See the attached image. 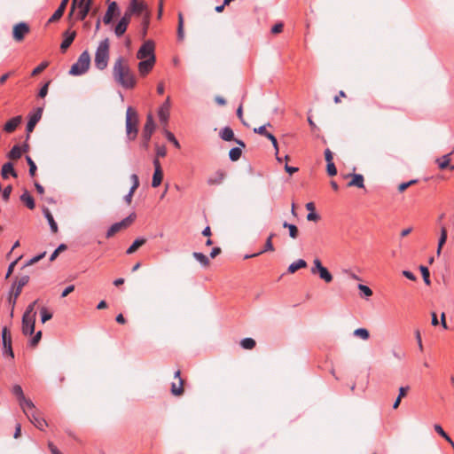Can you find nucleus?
Wrapping results in <instances>:
<instances>
[{
	"mask_svg": "<svg viewBox=\"0 0 454 454\" xmlns=\"http://www.w3.org/2000/svg\"><path fill=\"white\" fill-rule=\"evenodd\" d=\"M112 73L114 81L124 89H133L136 86V76L131 71L128 60L123 57L116 59Z\"/></svg>",
	"mask_w": 454,
	"mask_h": 454,
	"instance_id": "1",
	"label": "nucleus"
},
{
	"mask_svg": "<svg viewBox=\"0 0 454 454\" xmlns=\"http://www.w3.org/2000/svg\"><path fill=\"white\" fill-rule=\"evenodd\" d=\"M109 39L105 38L102 40L95 53L94 64L98 70H105L107 67L109 61Z\"/></svg>",
	"mask_w": 454,
	"mask_h": 454,
	"instance_id": "2",
	"label": "nucleus"
},
{
	"mask_svg": "<svg viewBox=\"0 0 454 454\" xmlns=\"http://www.w3.org/2000/svg\"><path fill=\"white\" fill-rule=\"evenodd\" d=\"M138 117L137 112L129 106L126 112V133L129 140H135L137 133Z\"/></svg>",
	"mask_w": 454,
	"mask_h": 454,
	"instance_id": "3",
	"label": "nucleus"
},
{
	"mask_svg": "<svg viewBox=\"0 0 454 454\" xmlns=\"http://www.w3.org/2000/svg\"><path fill=\"white\" fill-rule=\"evenodd\" d=\"M90 65V56L87 51H84L78 58L77 61L72 65L69 74L72 75H82L85 74Z\"/></svg>",
	"mask_w": 454,
	"mask_h": 454,
	"instance_id": "4",
	"label": "nucleus"
},
{
	"mask_svg": "<svg viewBox=\"0 0 454 454\" xmlns=\"http://www.w3.org/2000/svg\"><path fill=\"white\" fill-rule=\"evenodd\" d=\"M27 418L30 420V422L39 430H44V428L48 426L46 420L41 417L39 411L34 406L33 410L29 408H26V411H23Z\"/></svg>",
	"mask_w": 454,
	"mask_h": 454,
	"instance_id": "5",
	"label": "nucleus"
},
{
	"mask_svg": "<svg viewBox=\"0 0 454 454\" xmlns=\"http://www.w3.org/2000/svg\"><path fill=\"white\" fill-rule=\"evenodd\" d=\"M312 274H318L319 278L326 283L333 281V275L329 270L322 265L321 261L318 258L314 259L313 267L311 268Z\"/></svg>",
	"mask_w": 454,
	"mask_h": 454,
	"instance_id": "6",
	"label": "nucleus"
},
{
	"mask_svg": "<svg viewBox=\"0 0 454 454\" xmlns=\"http://www.w3.org/2000/svg\"><path fill=\"white\" fill-rule=\"evenodd\" d=\"M154 129H155V123H154L153 118L151 114H149L147 116L145 124L143 129V134H142V138H143L142 145L144 148L146 149L148 147L149 141L152 137V135H153Z\"/></svg>",
	"mask_w": 454,
	"mask_h": 454,
	"instance_id": "7",
	"label": "nucleus"
},
{
	"mask_svg": "<svg viewBox=\"0 0 454 454\" xmlns=\"http://www.w3.org/2000/svg\"><path fill=\"white\" fill-rule=\"evenodd\" d=\"M12 392L17 397L22 411H26V408H29L30 410L34 409L33 402L30 399H27L25 397L22 387L20 385H14L12 387Z\"/></svg>",
	"mask_w": 454,
	"mask_h": 454,
	"instance_id": "8",
	"label": "nucleus"
},
{
	"mask_svg": "<svg viewBox=\"0 0 454 454\" xmlns=\"http://www.w3.org/2000/svg\"><path fill=\"white\" fill-rule=\"evenodd\" d=\"M137 58L138 59H147L150 58H155L154 55V43L152 40L145 42L139 48Z\"/></svg>",
	"mask_w": 454,
	"mask_h": 454,
	"instance_id": "9",
	"label": "nucleus"
},
{
	"mask_svg": "<svg viewBox=\"0 0 454 454\" xmlns=\"http://www.w3.org/2000/svg\"><path fill=\"white\" fill-rule=\"evenodd\" d=\"M180 370L174 373V379L171 382L170 392L175 396H180L184 393V380L180 376Z\"/></svg>",
	"mask_w": 454,
	"mask_h": 454,
	"instance_id": "10",
	"label": "nucleus"
},
{
	"mask_svg": "<svg viewBox=\"0 0 454 454\" xmlns=\"http://www.w3.org/2000/svg\"><path fill=\"white\" fill-rule=\"evenodd\" d=\"M43 114L42 108H37L34 113L28 115V121L27 123L26 130L27 133V138L29 137V134L33 132L35 125L41 120Z\"/></svg>",
	"mask_w": 454,
	"mask_h": 454,
	"instance_id": "11",
	"label": "nucleus"
},
{
	"mask_svg": "<svg viewBox=\"0 0 454 454\" xmlns=\"http://www.w3.org/2000/svg\"><path fill=\"white\" fill-rule=\"evenodd\" d=\"M170 98L168 97L164 103L160 106L158 111L159 119L161 123L167 124L169 118L170 112Z\"/></svg>",
	"mask_w": 454,
	"mask_h": 454,
	"instance_id": "12",
	"label": "nucleus"
},
{
	"mask_svg": "<svg viewBox=\"0 0 454 454\" xmlns=\"http://www.w3.org/2000/svg\"><path fill=\"white\" fill-rule=\"evenodd\" d=\"M132 16L133 15H141L145 10L146 5L144 2L139 0H130V3L126 9Z\"/></svg>",
	"mask_w": 454,
	"mask_h": 454,
	"instance_id": "13",
	"label": "nucleus"
},
{
	"mask_svg": "<svg viewBox=\"0 0 454 454\" xmlns=\"http://www.w3.org/2000/svg\"><path fill=\"white\" fill-rule=\"evenodd\" d=\"M35 317L30 316L22 317V333L24 335H32L35 333Z\"/></svg>",
	"mask_w": 454,
	"mask_h": 454,
	"instance_id": "14",
	"label": "nucleus"
},
{
	"mask_svg": "<svg viewBox=\"0 0 454 454\" xmlns=\"http://www.w3.org/2000/svg\"><path fill=\"white\" fill-rule=\"evenodd\" d=\"M154 173L152 180V186L158 187L162 181L163 172L161 169L160 162L158 159H153Z\"/></svg>",
	"mask_w": 454,
	"mask_h": 454,
	"instance_id": "15",
	"label": "nucleus"
},
{
	"mask_svg": "<svg viewBox=\"0 0 454 454\" xmlns=\"http://www.w3.org/2000/svg\"><path fill=\"white\" fill-rule=\"evenodd\" d=\"M29 32V27L24 22L16 24L13 27V38L20 42L24 39L25 35Z\"/></svg>",
	"mask_w": 454,
	"mask_h": 454,
	"instance_id": "16",
	"label": "nucleus"
},
{
	"mask_svg": "<svg viewBox=\"0 0 454 454\" xmlns=\"http://www.w3.org/2000/svg\"><path fill=\"white\" fill-rule=\"evenodd\" d=\"M155 58H150L147 59H141L138 63V71L142 76H145L148 74L153 69L155 64Z\"/></svg>",
	"mask_w": 454,
	"mask_h": 454,
	"instance_id": "17",
	"label": "nucleus"
},
{
	"mask_svg": "<svg viewBox=\"0 0 454 454\" xmlns=\"http://www.w3.org/2000/svg\"><path fill=\"white\" fill-rule=\"evenodd\" d=\"M75 36H76L75 31L67 30L64 32V34H63L64 39L60 44V51L62 52H65L69 48V46L74 42Z\"/></svg>",
	"mask_w": 454,
	"mask_h": 454,
	"instance_id": "18",
	"label": "nucleus"
},
{
	"mask_svg": "<svg viewBox=\"0 0 454 454\" xmlns=\"http://www.w3.org/2000/svg\"><path fill=\"white\" fill-rule=\"evenodd\" d=\"M116 12H119V7L116 2H111L108 4L107 10L103 17V22L108 25L112 22L114 15Z\"/></svg>",
	"mask_w": 454,
	"mask_h": 454,
	"instance_id": "19",
	"label": "nucleus"
},
{
	"mask_svg": "<svg viewBox=\"0 0 454 454\" xmlns=\"http://www.w3.org/2000/svg\"><path fill=\"white\" fill-rule=\"evenodd\" d=\"M2 340L4 348H10V356L14 357V354L12 348V336L7 327H4L2 330Z\"/></svg>",
	"mask_w": 454,
	"mask_h": 454,
	"instance_id": "20",
	"label": "nucleus"
},
{
	"mask_svg": "<svg viewBox=\"0 0 454 454\" xmlns=\"http://www.w3.org/2000/svg\"><path fill=\"white\" fill-rule=\"evenodd\" d=\"M22 117L20 115L15 116L10 119L4 125V130L6 133H12L18 128V126L21 123Z\"/></svg>",
	"mask_w": 454,
	"mask_h": 454,
	"instance_id": "21",
	"label": "nucleus"
},
{
	"mask_svg": "<svg viewBox=\"0 0 454 454\" xmlns=\"http://www.w3.org/2000/svg\"><path fill=\"white\" fill-rule=\"evenodd\" d=\"M92 4V0H85L83 4H82V0L79 3L80 11L77 13V19L79 20H83L87 17Z\"/></svg>",
	"mask_w": 454,
	"mask_h": 454,
	"instance_id": "22",
	"label": "nucleus"
},
{
	"mask_svg": "<svg viewBox=\"0 0 454 454\" xmlns=\"http://www.w3.org/2000/svg\"><path fill=\"white\" fill-rule=\"evenodd\" d=\"M274 237H275V233H270L265 242V245H264V247L262 250H261L260 252L254 254L246 255L245 258L248 259V258L255 257V256H257L262 253L268 252V251H274V247L272 244V239Z\"/></svg>",
	"mask_w": 454,
	"mask_h": 454,
	"instance_id": "23",
	"label": "nucleus"
},
{
	"mask_svg": "<svg viewBox=\"0 0 454 454\" xmlns=\"http://www.w3.org/2000/svg\"><path fill=\"white\" fill-rule=\"evenodd\" d=\"M1 176L4 179H7L9 176L17 177V172L15 171L12 162H6L2 166Z\"/></svg>",
	"mask_w": 454,
	"mask_h": 454,
	"instance_id": "24",
	"label": "nucleus"
},
{
	"mask_svg": "<svg viewBox=\"0 0 454 454\" xmlns=\"http://www.w3.org/2000/svg\"><path fill=\"white\" fill-rule=\"evenodd\" d=\"M68 1L69 0H62L59 6L58 7V9L54 12V13L51 15V17L50 18L49 21L50 22H52V21H56L58 20H59L65 10H66V7L68 4Z\"/></svg>",
	"mask_w": 454,
	"mask_h": 454,
	"instance_id": "25",
	"label": "nucleus"
},
{
	"mask_svg": "<svg viewBox=\"0 0 454 454\" xmlns=\"http://www.w3.org/2000/svg\"><path fill=\"white\" fill-rule=\"evenodd\" d=\"M28 280H29V278L27 276H24V277H22V278H20L19 279V281H18V283L16 284V286H15L14 298H13V301H12V304L15 303L16 299L20 294L23 286H25L27 284Z\"/></svg>",
	"mask_w": 454,
	"mask_h": 454,
	"instance_id": "26",
	"label": "nucleus"
},
{
	"mask_svg": "<svg viewBox=\"0 0 454 454\" xmlns=\"http://www.w3.org/2000/svg\"><path fill=\"white\" fill-rule=\"evenodd\" d=\"M219 137L223 141H232L235 138L234 132L231 127H224L219 132Z\"/></svg>",
	"mask_w": 454,
	"mask_h": 454,
	"instance_id": "27",
	"label": "nucleus"
},
{
	"mask_svg": "<svg viewBox=\"0 0 454 454\" xmlns=\"http://www.w3.org/2000/svg\"><path fill=\"white\" fill-rule=\"evenodd\" d=\"M352 179L348 182V187H357V188H364V176L361 174H353Z\"/></svg>",
	"mask_w": 454,
	"mask_h": 454,
	"instance_id": "28",
	"label": "nucleus"
},
{
	"mask_svg": "<svg viewBox=\"0 0 454 454\" xmlns=\"http://www.w3.org/2000/svg\"><path fill=\"white\" fill-rule=\"evenodd\" d=\"M20 200L29 208L34 209L35 207L34 198L30 195L27 191H25L21 196Z\"/></svg>",
	"mask_w": 454,
	"mask_h": 454,
	"instance_id": "29",
	"label": "nucleus"
},
{
	"mask_svg": "<svg viewBox=\"0 0 454 454\" xmlns=\"http://www.w3.org/2000/svg\"><path fill=\"white\" fill-rule=\"evenodd\" d=\"M225 173L223 170H217L212 176L207 180L209 184H219L224 179Z\"/></svg>",
	"mask_w": 454,
	"mask_h": 454,
	"instance_id": "30",
	"label": "nucleus"
},
{
	"mask_svg": "<svg viewBox=\"0 0 454 454\" xmlns=\"http://www.w3.org/2000/svg\"><path fill=\"white\" fill-rule=\"evenodd\" d=\"M43 215L45 216V218L47 219L48 223H49V225L51 227V230L53 233H56L58 231V224L57 223L55 222L51 213L50 212V210L48 208H44L43 209Z\"/></svg>",
	"mask_w": 454,
	"mask_h": 454,
	"instance_id": "31",
	"label": "nucleus"
},
{
	"mask_svg": "<svg viewBox=\"0 0 454 454\" xmlns=\"http://www.w3.org/2000/svg\"><path fill=\"white\" fill-rule=\"evenodd\" d=\"M447 229L444 225H441V236L438 241V247H437V254L440 255L442 252V248L443 245L446 243L447 240Z\"/></svg>",
	"mask_w": 454,
	"mask_h": 454,
	"instance_id": "32",
	"label": "nucleus"
},
{
	"mask_svg": "<svg viewBox=\"0 0 454 454\" xmlns=\"http://www.w3.org/2000/svg\"><path fill=\"white\" fill-rule=\"evenodd\" d=\"M146 242V239L144 238H139L134 240V242L129 246V247L127 249L126 253L128 254H131L135 253L140 247L145 245Z\"/></svg>",
	"mask_w": 454,
	"mask_h": 454,
	"instance_id": "33",
	"label": "nucleus"
},
{
	"mask_svg": "<svg viewBox=\"0 0 454 454\" xmlns=\"http://www.w3.org/2000/svg\"><path fill=\"white\" fill-rule=\"evenodd\" d=\"M307 262L303 259H299L294 262H292L288 267L289 273H294L296 270L306 268Z\"/></svg>",
	"mask_w": 454,
	"mask_h": 454,
	"instance_id": "34",
	"label": "nucleus"
},
{
	"mask_svg": "<svg viewBox=\"0 0 454 454\" xmlns=\"http://www.w3.org/2000/svg\"><path fill=\"white\" fill-rule=\"evenodd\" d=\"M22 155V148L20 145H14L8 153L7 157L12 160H19Z\"/></svg>",
	"mask_w": 454,
	"mask_h": 454,
	"instance_id": "35",
	"label": "nucleus"
},
{
	"mask_svg": "<svg viewBox=\"0 0 454 454\" xmlns=\"http://www.w3.org/2000/svg\"><path fill=\"white\" fill-rule=\"evenodd\" d=\"M452 153L443 155L442 158L436 159V163L440 169H445L450 166V155Z\"/></svg>",
	"mask_w": 454,
	"mask_h": 454,
	"instance_id": "36",
	"label": "nucleus"
},
{
	"mask_svg": "<svg viewBox=\"0 0 454 454\" xmlns=\"http://www.w3.org/2000/svg\"><path fill=\"white\" fill-rule=\"evenodd\" d=\"M128 26L129 25L125 23L124 20H120L114 27V34L116 35V36L121 37V35H123L128 28Z\"/></svg>",
	"mask_w": 454,
	"mask_h": 454,
	"instance_id": "37",
	"label": "nucleus"
},
{
	"mask_svg": "<svg viewBox=\"0 0 454 454\" xmlns=\"http://www.w3.org/2000/svg\"><path fill=\"white\" fill-rule=\"evenodd\" d=\"M242 155V150L239 147H233L229 152V158L231 161H237Z\"/></svg>",
	"mask_w": 454,
	"mask_h": 454,
	"instance_id": "38",
	"label": "nucleus"
},
{
	"mask_svg": "<svg viewBox=\"0 0 454 454\" xmlns=\"http://www.w3.org/2000/svg\"><path fill=\"white\" fill-rule=\"evenodd\" d=\"M283 227L287 228L289 230V236L292 239H296L298 237L299 231L296 225L288 223L287 222H284Z\"/></svg>",
	"mask_w": 454,
	"mask_h": 454,
	"instance_id": "39",
	"label": "nucleus"
},
{
	"mask_svg": "<svg viewBox=\"0 0 454 454\" xmlns=\"http://www.w3.org/2000/svg\"><path fill=\"white\" fill-rule=\"evenodd\" d=\"M184 19L182 13L178 14V27H177V39L179 41L184 40Z\"/></svg>",
	"mask_w": 454,
	"mask_h": 454,
	"instance_id": "40",
	"label": "nucleus"
},
{
	"mask_svg": "<svg viewBox=\"0 0 454 454\" xmlns=\"http://www.w3.org/2000/svg\"><path fill=\"white\" fill-rule=\"evenodd\" d=\"M240 345L244 349H253L255 347L256 342L252 338H245L240 341Z\"/></svg>",
	"mask_w": 454,
	"mask_h": 454,
	"instance_id": "41",
	"label": "nucleus"
},
{
	"mask_svg": "<svg viewBox=\"0 0 454 454\" xmlns=\"http://www.w3.org/2000/svg\"><path fill=\"white\" fill-rule=\"evenodd\" d=\"M353 334H354V336H356L357 338H361L362 340H368L370 337L369 331L365 328H358L354 331Z\"/></svg>",
	"mask_w": 454,
	"mask_h": 454,
	"instance_id": "42",
	"label": "nucleus"
},
{
	"mask_svg": "<svg viewBox=\"0 0 454 454\" xmlns=\"http://www.w3.org/2000/svg\"><path fill=\"white\" fill-rule=\"evenodd\" d=\"M40 313H41V321L43 324L46 323L52 317V313L46 307H42L40 309Z\"/></svg>",
	"mask_w": 454,
	"mask_h": 454,
	"instance_id": "43",
	"label": "nucleus"
},
{
	"mask_svg": "<svg viewBox=\"0 0 454 454\" xmlns=\"http://www.w3.org/2000/svg\"><path fill=\"white\" fill-rule=\"evenodd\" d=\"M137 215L135 213H131L129 216L119 222L122 229L129 226L136 219Z\"/></svg>",
	"mask_w": 454,
	"mask_h": 454,
	"instance_id": "44",
	"label": "nucleus"
},
{
	"mask_svg": "<svg viewBox=\"0 0 454 454\" xmlns=\"http://www.w3.org/2000/svg\"><path fill=\"white\" fill-rule=\"evenodd\" d=\"M164 135L166 138L170 143H172L176 148H180V144L172 132L168 131V129H164Z\"/></svg>",
	"mask_w": 454,
	"mask_h": 454,
	"instance_id": "45",
	"label": "nucleus"
},
{
	"mask_svg": "<svg viewBox=\"0 0 454 454\" xmlns=\"http://www.w3.org/2000/svg\"><path fill=\"white\" fill-rule=\"evenodd\" d=\"M121 223H115L114 224H112L110 226V228L107 230V232H106V238H111L112 236H114L115 233H117L118 231H120L121 230Z\"/></svg>",
	"mask_w": 454,
	"mask_h": 454,
	"instance_id": "46",
	"label": "nucleus"
},
{
	"mask_svg": "<svg viewBox=\"0 0 454 454\" xmlns=\"http://www.w3.org/2000/svg\"><path fill=\"white\" fill-rule=\"evenodd\" d=\"M36 303H37V300H35L32 303H30L27 307L23 316H30L33 317H36V312L35 311V307Z\"/></svg>",
	"mask_w": 454,
	"mask_h": 454,
	"instance_id": "47",
	"label": "nucleus"
},
{
	"mask_svg": "<svg viewBox=\"0 0 454 454\" xmlns=\"http://www.w3.org/2000/svg\"><path fill=\"white\" fill-rule=\"evenodd\" d=\"M419 269H420L424 282L427 286H429L431 284V282H430V273H429L427 267L421 265L419 267Z\"/></svg>",
	"mask_w": 454,
	"mask_h": 454,
	"instance_id": "48",
	"label": "nucleus"
},
{
	"mask_svg": "<svg viewBox=\"0 0 454 454\" xmlns=\"http://www.w3.org/2000/svg\"><path fill=\"white\" fill-rule=\"evenodd\" d=\"M149 23H150V16H149V13L147 12L144 16L143 20H142V35H143V36H145L147 34Z\"/></svg>",
	"mask_w": 454,
	"mask_h": 454,
	"instance_id": "49",
	"label": "nucleus"
},
{
	"mask_svg": "<svg viewBox=\"0 0 454 454\" xmlns=\"http://www.w3.org/2000/svg\"><path fill=\"white\" fill-rule=\"evenodd\" d=\"M434 431L439 434L442 438H444L446 441H450V437L449 434L443 430L441 425L435 424L434 426Z\"/></svg>",
	"mask_w": 454,
	"mask_h": 454,
	"instance_id": "50",
	"label": "nucleus"
},
{
	"mask_svg": "<svg viewBox=\"0 0 454 454\" xmlns=\"http://www.w3.org/2000/svg\"><path fill=\"white\" fill-rule=\"evenodd\" d=\"M26 160L29 166V175L31 176H34L35 175V171L37 169L36 165H35V161L31 159L30 156H27Z\"/></svg>",
	"mask_w": 454,
	"mask_h": 454,
	"instance_id": "51",
	"label": "nucleus"
},
{
	"mask_svg": "<svg viewBox=\"0 0 454 454\" xmlns=\"http://www.w3.org/2000/svg\"><path fill=\"white\" fill-rule=\"evenodd\" d=\"M48 65H49V63L47 61L42 62L35 68L33 69L31 74L33 76H35V75L39 74L40 73H42L48 67Z\"/></svg>",
	"mask_w": 454,
	"mask_h": 454,
	"instance_id": "52",
	"label": "nucleus"
},
{
	"mask_svg": "<svg viewBox=\"0 0 454 454\" xmlns=\"http://www.w3.org/2000/svg\"><path fill=\"white\" fill-rule=\"evenodd\" d=\"M417 183H418L417 179H412V180H411L409 182L402 183L398 186V191L400 192H403L407 188H409L410 186H411L412 184H415Z\"/></svg>",
	"mask_w": 454,
	"mask_h": 454,
	"instance_id": "53",
	"label": "nucleus"
},
{
	"mask_svg": "<svg viewBox=\"0 0 454 454\" xmlns=\"http://www.w3.org/2000/svg\"><path fill=\"white\" fill-rule=\"evenodd\" d=\"M167 154V148L165 145H156V157L154 159H158L159 157H165Z\"/></svg>",
	"mask_w": 454,
	"mask_h": 454,
	"instance_id": "54",
	"label": "nucleus"
},
{
	"mask_svg": "<svg viewBox=\"0 0 454 454\" xmlns=\"http://www.w3.org/2000/svg\"><path fill=\"white\" fill-rule=\"evenodd\" d=\"M358 289L364 294V295L365 297H370L372 295V289L367 286H364V285H362V284H359L358 285Z\"/></svg>",
	"mask_w": 454,
	"mask_h": 454,
	"instance_id": "55",
	"label": "nucleus"
},
{
	"mask_svg": "<svg viewBox=\"0 0 454 454\" xmlns=\"http://www.w3.org/2000/svg\"><path fill=\"white\" fill-rule=\"evenodd\" d=\"M326 171L330 176L337 175V168L333 162L327 163Z\"/></svg>",
	"mask_w": 454,
	"mask_h": 454,
	"instance_id": "56",
	"label": "nucleus"
},
{
	"mask_svg": "<svg viewBox=\"0 0 454 454\" xmlns=\"http://www.w3.org/2000/svg\"><path fill=\"white\" fill-rule=\"evenodd\" d=\"M267 126L270 127L271 125H270V122H268L266 125H262V126H261L259 128L254 129V132L257 133V134H259L261 136H264L267 133V129H266Z\"/></svg>",
	"mask_w": 454,
	"mask_h": 454,
	"instance_id": "57",
	"label": "nucleus"
},
{
	"mask_svg": "<svg viewBox=\"0 0 454 454\" xmlns=\"http://www.w3.org/2000/svg\"><path fill=\"white\" fill-rule=\"evenodd\" d=\"M42 338V332L38 331L30 340V345L35 347L38 344Z\"/></svg>",
	"mask_w": 454,
	"mask_h": 454,
	"instance_id": "58",
	"label": "nucleus"
},
{
	"mask_svg": "<svg viewBox=\"0 0 454 454\" xmlns=\"http://www.w3.org/2000/svg\"><path fill=\"white\" fill-rule=\"evenodd\" d=\"M12 191V185H7L3 190L2 195H3V199L4 200H9Z\"/></svg>",
	"mask_w": 454,
	"mask_h": 454,
	"instance_id": "59",
	"label": "nucleus"
},
{
	"mask_svg": "<svg viewBox=\"0 0 454 454\" xmlns=\"http://www.w3.org/2000/svg\"><path fill=\"white\" fill-rule=\"evenodd\" d=\"M130 179L132 181V186L131 189L137 190L139 186V179L137 174H132L130 176Z\"/></svg>",
	"mask_w": 454,
	"mask_h": 454,
	"instance_id": "60",
	"label": "nucleus"
},
{
	"mask_svg": "<svg viewBox=\"0 0 454 454\" xmlns=\"http://www.w3.org/2000/svg\"><path fill=\"white\" fill-rule=\"evenodd\" d=\"M283 27H284L283 23H281V22L277 23V24H275V25L271 27V33H272V34H278V33H281V32H282V30H283Z\"/></svg>",
	"mask_w": 454,
	"mask_h": 454,
	"instance_id": "61",
	"label": "nucleus"
},
{
	"mask_svg": "<svg viewBox=\"0 0 454 454\" xmlns=\"http://www.w3.org/2000/svg\"><path fill=\"white\" fill-rule=\"evenodd\" d=\"M50 82H46L39 90L38 97L44 98L48 93V87H49Z\"/></svg>",
	"mask_w": 454,
	"mask_h": 454,
	"instance_id": "62",
	"label": "nucleus"
},
{
	"mask_svg": "<svg viewBox=\"0 0 454 454\" xmlns=\"http://www.w3.org/2000/svg\"><path fill=\"white\" fill-rule=\"evenodd\" d=\"M320 219V216L319 215H317L315 211L313 212H309V214L307 215V220L308 221H313V222H317Z\"/></svg>",
	"mask_w": 454,
	"mask_h": 454,
	"instance_id": "63",
	"label": "nucleus"
},
{
	"mask_svg": "<svg viewBox=\"0 0 454 454\" xmlns=\"http://www.w3.org/2000/svg\"><path fill=\"white\" fill-rule=\"evenodd\" d=\"M74 290V285H70L68 286H67L62 294H61V297L64 298V297H67L69 294H71L73 291Z\"/></svg>",
	"mask_w": 454,
	"mask_h": 454,
	"instance_id": "64",
	"label": "nucleus"
}]
</instances>
